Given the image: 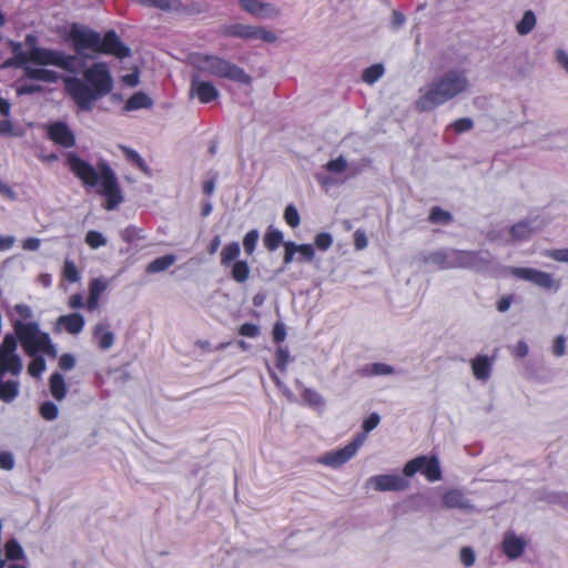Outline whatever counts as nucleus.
Wrapping results in <instances>:
<instances>
[{
  "label": "nucleus",
  "instance_id": "7",
  "mask_svg": "<svg viewBox=\"0 0 568 568\" xmlns=\"http://www.w3.org/2000/svg\"><path fill=\"white\" fill-rule=\"evenodd\" d=\"M17 58L20 62L31 61L37 64L55 65L65 70L70 69V64L74 60L71 55L34 45L28 53L22 52Z\"/></svg>",
  "mask_w": 568,
  "mask_h": 568
},
{
  "label": "nucleus",
  "instance_id": "37",
  "mask_svg": "<svg viewBox=\"0 0 568 568\" xmlns=\"http://www.w3.org/2000/svg\"><path fill=\"white\" fill-rule=\"evenodd\" d=\"M19 338L17 334H7L0 345V355H17V346Z\"/></svg>",
  "mask_w": 568,
  "mask_h": 568
},
{
  "label": "nucleus",
  "instance_id": "55",
  "mask_svg": "<svg viewBox=\"0 0 568 568\" xmlns=\"http://www.w3.org/2000/svg\"><path fill=\"white\" fill-rule=\"evenodd\" d=\"M460 559L466 567L473 566L475 562V554L469 547H464L460 550Z\"/></svg>",
  "mask_w": 568,
  "mask_h": 568
},
{
  "label": "nucleus",
  "instance_id": "61",
  "mask_svg": "<svg viewBox=\"0 0 568 568\" xmlns=\"http://www.w3.org/2000/svg\"><path fill=\"white\" fill-rule=\"evenodd\" d=\"M0 194L9 200H16L17 194L16 192L3 181L0 180Z\"/></svg>",
  "mask_w": 568,
  "mask_h": 568
},
{
  "label": "nucleus",
  "instance_id": "38",
  "mask_svg": "<svg viewBox=\"0 0 568 568\" xmlns=\"http://www.w3.org/2000/svg\"><path fill=\"white\" fill-rule=\"evenodd\" d=\"M4 550L8 560L24 559L23 550L21 546L18 544V541L14 539L9 540L6 544Z\"/></svg>",
  "mask_w": 568,
  "mask_h": 568
},
{
  "label": "nucleus",
  "instance_id": "49",
  "mask_svg": "<svg viewBox=\"0 0 568 568\" xmlns=\"http://www.w3.org/2000/svg\"><path fill=\"white\" fill-rule=\"evenodd\" d=\"M239 334L245 337L254 338L260 334V327L253 323H244L240 326Z\"/></svg>",
  "mask_w": 568,
  "mask_h": 568
},
{
  "label": "nucleus",
  "instance_id": "58",
  "mask_svg": "<svg viewBox=\"0 0 568 568\" xmlns=\"http://www.w3.org/2000/svg\"><path fill=\"white\" fill-rule=\"evenodd\" d=\"M379 423V416L376 413H373L364 423H363V434H367L372 429H374Z\"/></svg>",
  "mask_w": 568,
  "mask_h": 568
},
{
  "label": "nucleus",
  "instance_id": "57",
  "mask_svg": "<svg viewBox=\"0 0 568 568\" xmlns=\"http://www.w3.org/2000/svg\"><path fill=\"white\" fill-rule=\"evenodd\" d=\"M566 351V338L561 335L557 336L552 344L554 355H564Z\"/></svg>",
  "mask_w": 568,
  "mask_h": 568
},
{
  "label": "nucleus",
  "instance_id": "29",
  "mask_svg": "<svg viewBox=\"0 0 568 568\" xmlns=\"http://www.w3.org/2000/svg\"><path fill=\"white\" fill-rule=\"evenodd\" d=\"M428 221L432 224L448 225L453 222V215L440 206H433L429 211Z\"/></svg>",
  "mask_w": 568,
  "mask_h": 568
},
{
  "label": "nucleus",
  "instance_id": "16",
  "mask_svg": "<svg viewBox=\"0 0 568 568\" xmlns=\"http://www.w3.org/2000/svg\"><path fill=\"white\" fill-rule=\"evenodd\" d=\"M48 138L63 148L75 145V136L70 128L63 122H54L48 128Z\"/></svg>",
  "mask_w": 568,
  "mask_h": 568
},
{
  "label": "nucleus",
  "instance_id": "21",
  "mask_svg": "<svg viewBox=\"0 0 568 568\" xmlns=\"http://www.w3.org/2000/svg\"><path fill=\"white\" fill-rule=\"evenodd\" d=\"M192 91L195 92L201 103H210L219 98L217 89L209 81H193Z\"/></svg>",
  "mask_w": 568,
  "mask_h": 568
},
{
  "label": "nucleus",
  "instance_id": "39",
  "mask_svg": "<svg viewBox=\"0 0 568 568\" xmlns=\"http://www.w3.org/2000/svg\"><path fill=\"white\" fill-rule=\"evenodd\" d=\"M258 231L257 230H251L248 231L245 235H244V239H243V247H244V252L247 254V255H252L256 248V244H257V241H258Z\"/></svg>",
  "mask_w": 568,
  "mask_h": 568
},
{
  "label": "nucleus",
  "instance_id": "34",
  "mask_svg": "<svg viewBox=\"0 0 568 568\" xmlns=\"http://www.w3.org/2000/svg\"><path fill=\"white\" fill-rule=\"evenodd\" d=\"M536 26V17L532 11L528 10L524 13L521 20L516 26V31L520 36L528 34Z\"/></svg>",
  "mask_w": 568,
  "mask_h": 568
},
{
  "label": "nucleus",
  "instance_id": "62",
  "mask_svg": "<svg viewBox=\"0 0 568 568\" xmlns=\"http://www.w3.org/2000/svg\"><path fill=\"white\" fill-rule=\"evenodd\" d=\"M69 306L73 310L83 307V297L81 294L75 293L69 297Z\"/></svg>",
  "mask_w": 568,
  "mask_h": 568
},
{
  "label": "nucleus",
  "instance_id": "27",
  "mask_svg": "<svg viewBox=\"0 0 568 568\" xmlns=\"http://www.w3.org/2000/svg\"><path fill=\"white\" fill-rule=\"evenodd\" d=\"M283 237V233L280 230L270 226L263 239L264 246L271 252L275 251L282 244L284 245Z\"/></svg>",
  "mask_w": 568,
  "mask_h": 568
},
{
  "label": "nucleus",
  "instance_id": "46",
  "mask_svg": "<svg viewBox=\"0 0 568 568\" xmlns=\"http://www.w3.org/2000/svg\"><path fill=\"white\" fill-rule=\"evenodd\" d=\"M108 282L104 278H93L89 285V293L101 297V294L106 290Z\"/></svg>",
  "mask_w": 568,
  "mask_h": 568
},
{
  "label": "nucleus",
  "instance_id": "28",
  "mask_svg": "<svg viewBox=\"0 0 568 568\" xmlns=\"http://www.w3.org/2000/svg\"><path fill=\"white\" fill-rule=\"evenodd\" d=\"M175 262V256L173 254H166L160 257H156L146 266L148 273H159L168 270Z\"/></svg>",
  "mask_w": 568,
  "mask_h": 568
},
{
  "label": "nucleus",
  "instance_id": "22",
  "mask_svg": "<svg viewBox=\"0 0 568 568\" xmlns=\"http://www.w3.org/2000/svg\"><path fill=\"white\" fill-rule=\"evenodd\" d=\"M532 221H520L510 229V236L514 241H527L532 234L541 227L540 223L536 227L531 225Z\"/></svg>",
  "mask_w": 568,
  "mask_h": 568
},
{
  "label": "nucleus",
  "instance_id": "18",
  "mask_svg": "<svg viewBox=\"0 0 568 568\" xmlns=\"http://www.w3.org/2000/svg\"><path fill=\"white\" fill-rule=\"evenodd\" d=\"M84 317L80 313L61 315L57 320V325L69 334H79L84 327Z\"/></svg>",
  "mask_w": 568,
  "mask_h": 568
},
{
  "label": "nucleus",
  "instance_id": "6",
  "mask_svg": "<svg viewBox=\"0 0 568 568\" xmlns=\"http://www.w3.org/2000/svg\"><path fill=\"white\" fill-rule=\"evenodd\" d=\"M241 254V246L237 242H230L224 245L220 254V263L224 267H231V276L237 283H244L250 277V265L244 260H237Z\"/></svg>",
  "mask_w": 568,
  "mask_h": 568
},
{
  "label": "nucleus",
  "instance_id": "35",
  "mask_svg": "<svg viewBox=\"0 0 568 568\" xmlns=\"http://www.w3.org/2000/svg\"><path fill=\"white\" fill-rule=\"evenodd\" d=\"M384 72H385V69H384L383 64H381V63L372 64L371 67L366 68L363 71L362 80L367 84H373L379 78L383 77Z\"/></svg>",
  "mask_w": 568,
  "mask_h": 568
},
{
  "label": "nucleus",
  "instance_id": "17",
  "mask_svg": "<svg viewBox=\"0 0 568 568\" xmlns=\"http://www.w3.org/2000/svg\"><path fill=\"white\" fill-rule=\"evenodd\" d=\"M240 6L243 10L254 17H276L280 11L273 8L270 3H264L260 0H240Z\"/></svg>",
  "mask_w": 568,
  "mask_h": 568
},
{
  "label": "nucleus",
  "instance_id": "47",
  "mask_svg": "<svg viewBox=\"0 0 568 568\" xmlns=\"http://www.w3.org/2000/svg\"><path fill=\"white\" fill-rule=\"evenodd\" d=\"M450 126L453 128L454 132L459 134L466 131H469L474 126V122L469 118H460L456 121H454Z\"/></svg>",
  "mask_w": 568,
  "mask_h": 568
},
{
  "label": "nucleus",
  "instance_id": "41",
  "mask_svg": "<svg viewBox=\"0 0 568 568\" xmlns=\"http://www.w3.org/2000/svg\"><path fill=\"white\" fill-rule=\"evenodd\" d=\"M284 220L286 224L293 229L297 227L301 223V217L297 209L293 204H288L284 211Z\"/></svg>",
  "mask_w": 568,
  "mask_h": 568
},
{
  "label": "nucleus",
  "instance_id": "12",
  "mask_svg": "<svg viewBox=\"0 0 568 568\" xmlns=\"http://www.w3.org/2000/svg\"><path fill=\"white\" fill-rule=\"evenodd\" d=\"M97 53L114 55L119 59L130 57L131 50L119 38L115 31L110 30L103 38L99 37Z\"/></svg>",
  "mask_w": 568,
  "mask_h": 568
},
{
  "label": "nucleus",
  "instance_id": "43",
  "mask_svg": "<svg viewBox=\"0 0 568 568\" xmlns=\"http://www.w3.org/2000/svg\"><path fill=\"white\" fill-rule=\"evenodd\" d=\"M325 170L332 173H343L347 168V161L343 155L336 159L329 160L325 165Z\"/></svg>",
  "mask_w": 568,
  "mask_h": 568
},
{
  "label": "nucleus",
  "instance_id": "64",
  "mask_svg": "<svg viewBox=\"0 0 568 568\" xmlns=\"http://www.w3.org/2000/svg\"><path fill=\"white\" fill-rule=\"evenodd\" d=\"M273 337L276 342H282L285 337V329L281 323H276L273 328Z\"/></svg>",
  "mask_w": 568,
  "mask_h": 568
},
{
  "label": "nucleus",
  "instance_id": "54",
  "mask_svg": "<svg viewBox=\"0 0 568 568\" xmlns=\"http://www.w3.org/2000/svg\"><path fill=\"white\" fill-rule=\"evenodd\" d=\"M43 369H44L43 357H34L28 367L30 375H32L34 377H38L42 373Z\"/></svg>",
  "mask_w": 568,
  "mask_h": 568
},
{
  "label": "nucleus",
  "instance_id": "48",
  "mask_svg": "<svg viewBox=\"0 0 568 568\" xmlns=\"http://www.w3.org/2000/svg\"><path fill=\"white\" fill-rule=\"evenodd\" d=\"M544 255L557 262H568V248L547 250Z\"/></svg>",
  "mask_w": 568,
  "mask_h": 568
},
{
  "label": "nucleus",
  "instance_id": "36",
  "mask_svg": "<svg viewBox=\"0 0 568 568\" xmlns=\"http://www.w3.org/2000/svg\"><path fill=\"white\" fill-rule=\"evenodd\" d=\"M120 150L122 151L126 161L136 165L141 171H144V172L146 171L148 168H146L145 161L141 158V155L135 150H133L129 146H125V145H120Z\"/></svg>",
  "mask_w": 568,
  "mask_h": 568
},
{
  "label": "nucleus",
  "instance_id": "4",
  "mask_svg": "<svg viewBox=\"0 0 568 568\" xmlns=\"http://www.w3.org/2000/svg\"><path fill=\"white\" fill-rule=\"evenodd\" d=\"M190 61L194 69L201 73L227 79L245 85L252 83L251 75L241 67L219 55L194 52L190 54Z\"/></svg>",
  "mask_w": 568,
  "mask_h": 568
},
{
  "label": "nucleus",
  "instance_id": "3",
  "mask_svg": "<svg viewBox=\"0 0 568 568\" xmlns=\"http://www.w3.org/2000/svg\"><path fill=\"white\" fill-rule=\"evenodd\" d=\"M468 85L466 70H448L419 90V97L415 102L416 109L420 112L432 111L466 92Z\"/></svg>",
  "mask_w": 568,
  "mask_h": 568
},
{
  "label": "nucleus",
  "instance_id": "44",
  "mask_svg": "<svg viewBox=\"0 0 568 568\" xmlns=\"http://www.w3.org/2000/svg\"><path fill=\"white\" fill-rule=\"evenodd\" d=\"M303 398L314 408H321L324 405V400L321 395L308 388L304 389Z\"/></svg>",
  "mask_w": 568,
  "mask_h": 568
},
{
  "label": "nucleus",
  "instance_id": "56",
  "mask_svg": "<svg viewBox=\"0 0 568 568\" xmlns=\"http://www.w3.org/2000/svg\"><path fill=\"white\" fill-rule=\"evenodd\" d=\"M14 460L12 454L8 452L0 453V468L10 470L13 468Z\"/></svg>",
  "mask_w": 568,
  "mask_h": 568
},
{
  "label": "nucleus",
  "instance_id": "13",
  "mask_svg": "<svg viewBox=\"0 0 568 568\" xmlns=\"http://www.w3.org/2000/svg\"><path fill=\"white\" fill-rule=\"evenodd\" d=\"M99 37L98 32L77 26H73L70 30V38L77 51L89 49L97 52Z\"/></svg>",
  "mask_w": 568,
  "mask_h": 568
},
{
  "label": "nucleus",
  "instance_id": "1",
  "mask_svg": "<svg viewBox=\"0 0 568 568\" xmlns=\"http://www.w3.org/2000/svg\"><path fill=\"white\" fill-rule=\"evenodd\" d=\"M67 164L85 187H95L97 192L105 197L104 207L108 211L114 210L123 202L116 175L106 162H99L95 169L77 153L69 152Z\"/></svg>",
  "mask_w": 568,
  "mask_h": 568
},
{
  "label": "nucleus",
  "instance_id": "26",
  "mask_svg": "<svg viewBox=\"0 0 568 568\" xmlns=\"http://www.w3.org/2000/svg\"><path fill=\"white\" fill-rule=\"evenodd\" d=\"M152 105L150 97L143 92H135L125 102V109L128 111L146 109Z\"/></svg>",
  "mask_w": 568,
  "mask_h": 568
},
{
  "label": "nucleus",
  "instance_id": "14",
  "mask_svg": "<svg viewBox=\"0 0 568 568\" xmlns=\"http://www.w3.org/2000/svg\"><path fill=\"white\" fill-rule=\"evenodd\" d=\"M365 442V434H359L352 443H349L346 447L326 454L322 462L326 465L331 466H339L347 462L358 449V447Z\"/></svg>",
  "mask_w": 568,
  "mask_h": 568
},
{
  "label": "nucleus",
  "instance_id": "33",
  "mask_svg": "<svg viewBox=\"0 0 568 568\" xmlns=\"http://www.w3.org/2000/svg\"><path fill=\"white\" fill-rule=\"evenodd\" d=\"M50 392H51V395L57 400H61L65 396L64 379L59 373L53 374L50 378Z\"/></svg>",
  "mask_w": 568,
  "mask_h": 568
},
{
  "label": "nucleus",
  "instance_id": "25",
  "mask_svg": "<svg viewBox=\"0 0 568 568\" xmlns=\"http://www.w3.org/2000/svg\"><path fill=\"white\" fill-rule=\"evenodd\" d=\"M443 501L447 508H470L469 503L465 499L464 495L458 490H450L446 493Z\"/></svg>",
  "mask_w": 568,
  "mask_h": 568
},
{
  "label": "nucleus",
  "instance_id": "53",
  "mask_svg": "<svg viewBox=\"0 0 568 568\" xmlns=\"http://www.w3.org/2000/svg\"><path fill=\"white\" fill-rule=\"evenodd\" d=\"M296 253H300L305 261H313L315 251L311 244H296Z\"/></svg>",
  "mask_w": 568,
  "mask_h": 568
},
{
  "label": "nucleus",
  "instance_id": "45",
  "mask_svg": "<svg viewBox=\"0 0 568 568\" xmlns=\"http://www.w3.org/2000/svg\"><path fill=\"white\" fill-rule=\"evenodd\" d=\"M314 243L320 251H326L332 246L333 237L329 233L322 232L316 234Z\"/></svg>",
  "mask_w": 568,
  "mask_h": 568
},
{
  "label": "nucleus",
  "instance_id": "10",
  "mask_svg": "<svg viewBox=\"0 0 568 568\" xmlns=\"http://www.w3.org/2000/svg\"><path fill=\"white\" fill-rule=\"evenodd\" d=\"M22 364L19 357H0V398L4 402H11L18 395V383L14 381H2V375L7 372L12 375L20 373Z\"/></svg>",
  "mask_w": 568,
  "mask_h": 568
},
{
  "label": "nucleus",
  "instance_id": "23",
  "mask_svg": "<svg viewBox=\"0 0 568 568\" xmlns=\"http://www.w3.org/2000/svg\"><path fill=\"white\" fill-rule=\"evenodd\" d=\"M141 6L158 8L164 11H181L183 3L181 0H136Z\"/></svg>",
  "mask_w": 568,
  "mask_h": 568
},
{
  "label": "nucleus",
  "instance_id": "52",
  "mask_svg": "<svg viewBox=\"0 0 568 568\" xmlns=\"http://www.w3.org/2000/svg\"><path fill=\"white\" fill-rule=\"evenodd\" d=\"M354 246L357 251H362L367 247L368 241L366 233L363 230H356L353 234Z\"/></svg>",
  "mask_w": 568,
  "mask_h": 568
},
{
  "label": "nucleus",
  "instance_id": "19",
  "mask_svg": "<svg viewBox=\"0 0 568 568\" xmlns=\"http://www.w3.org/2000/svg\"><path fill=\"white\" fill-rule=\"evenodd\" d=\"M377 490H400L407 483L397 475H382L371 479Z\"/></svg>",
  "mask_w": 568,
  "mask_h": 568
},
{
  "label": "nucleus",
  "instance_id": "11",
  "mask_svg": "<svg viewBox=\"0 0 568 568\" xmlns=\"http://www.w3.org/2000/svg\"><path fill=\"white\" fill-rule=\"evenodd\" d=\"M422 471L430 481L440 479L442 473L438 459L436 457L427 458L419 456L408 462L404 467V474L408 477L416 471Z\"/></svg>",
  "mask_w": 568,
  "mask_h": 568
},
{
  "label": "nucleus",
  "instance_id": "31",
  "mask_svg": "<svg viewBox=\"0 0 568 568\" xmlns=\"http://www.w3.org/2000/svg\"><path fill=\"white\" fill-rule=\"evenodd\" d=\"M490 366L489 357H476L471 362L473 372L479 379H486L488 377Z\"/></svg>",
  "mask_w": 568,
  "mask_h": 568
},
{
  "label": "nucleus",
  "instance_id": "2",
  "mask_svg": "<svg viewBox=\"0 0 568 568\" xmlns=\"http://www.w3.org/2000/svg\"><path fill=\"white\" fill-rule=\"evenodd\" d=\"M65 91L77 106L83 111H91L93 102L108 95L113 89V79L103 62L93 63L84 70L83 80L67 78Z\"/></svg>",
  "mask_w": 568,
  "mask_h": 568
},
{
  "label": "nucleus",
  "instance_id": "30",
  "mask_svg": "<svg viewBox=\"0 0 568 568\" xmlns=\"http://www.w3.org/2000/svg\"><path fill=\"white\" fill-rule=\"evenodd\" d=\"M94 338L100 348L106 349L114 342V335L111 331H109L103 325H98L94 329Z\"/></svg>",
  "mask_w": 568,
  "mask_h": 568
},
{
  "label": "nucleus",
  "instance_id": "59",
  "mask_svg": "<svg viewBox=\"0 0 568 568\" xmlns=\"http://www.w3.org/2000/svg\"><path fill=\"white\" fill-rule=\"evenodd\" d=\"M369 373L374 375H385L393 373V368L389 365L376 363L372 365Z\"/></svg>",
  "mask_w": 568,
  "mask_h": 568
},
{
  "label": "nucleus",
  "instance_id": "51",
  "mask_svg": "<svg viewBox=\"0 0 568 568\" xmlns=\"http://www.w3.org/2000/svg\"><path fill=\"white\" fill-rule=\"evenodd\" d=\"M297 252L296 250V243L294 242H285L284 243V256H283V263L285 265L291 264L294 261V255Z\"/></svg>",
  "mask_w": 568,
  "mask_h": 568
},
{
  "label": "nucleus",
  "instance_id": "50",
  "mask_svg": "<svg viewBox=\"0 0 568 568\" xmlns=\"http://www.w3.org/2000/svg\"><path fill=\"white\" fill-rule=\"evenodd\" d=\"M40 413L43 418H45L48 420H52L58 415V408L54 404L47 402L41 405Z\"/></svg>",
  "mask_w": 568,
  "mask_h": 568
},
{
  "label": "nucleus",
  "instance_id": "40",
  "mask_svg": "<svg viewBox=\"0 0 568 568\" xmlns=\"http://www.w3.org/2000/svg\"><path fill=\"white\" fill-rule=\"evenodd\" d=\"M63 278L70 283H77L80 281V274L75 264L71 260H65L62 271Z\"/></svg>",
  "mask_w": 568,
  "mask_h": 568
},
{
  "label": "nucleus",
  "instance_id": "9",
  "mask_svg": "<svg viewBox=\"0 0 568 568\" xmlns=\"http://www.w3.org/2000/svg\"><path fill=\"white\" fill-rule=\"evenodd\" d=\"M510 273L516 278L528 281L546 291L556 292L560 288V281L556 280L552 274L547 272L531 267H513Z\"/></svg>",
  "mask_w": 568,
  "mask_h": 568
},
{
  "label": "nucleus",
  "instance_id": "5",
  "mask_svg": "<svg viewBox=\"0 0 568 568\" xmlns=\"http://www.w3.org/2000/svg\"><path fill=\"white\" fill-rule=\"evenodd\" d=\"M13 329L26 355H57L49 334L42 332L38 323L18 320Z\"/></svg>",
  "mask_w": 568,
  "mask_h": 568
},
{
  "label": "nucleus",
  "instance_id": "60",
  "mask_svg": "<svg viewBox=\"0 0 568 568\" xmlns=\"http://www.w3.org/2000/svg\"><path fill=\"white\" fill-rule=\"evenodd\" d=\"M513 301H514V297H513V295H510V294H509V295H504V296H501V297L498 300V302H497V305H496V306H497V310H498L500 313L506 312V311L510 307V305H511Z\"/></svg>",
  "mask_w": 568,
  "mask_h": 568
},
{
  "label": "nucleus",
  "instance_id": "20",
  "mask_svg": "<svg viewBox=\"0 0 568 568\" xmlns=\"http://www.w3.org/2000/svg\"><path fill=\"white\" fill-rule=\"evenodd\" d=\"M526 546V542L520 537L516 536L513 531H507L503 541V549L506 556L510 559L519 557Z\"/></svg>",
  "mask_w": 568,
  "mask_h": 568
},
{
  "label": "nucleus",
  "instance_id": "24",
  "mask_svg": "<svg viewBox=\"0 0 568 568\" xmlns=\"http://www.w3.org/2000/svg\"><path fill=\"white\" fill-rule=\"evenodd\" d=\"M24 74L28 79L43 82H55L58 80V73L55 71L42 68L27 67L24 69Z\"/></svg>",
  "mask_w": 568,
  "mask_h": 568
},
{
  "label": "nucleus",
  "instance_id": "15",
  "mask_svg": "<svg viewBox=\"0 0 568 568\" xmlns=\"http://www.w3.org/2000/svg\"><path fill=\"white\" fill-rule=\"evenodd\" d=\"M453 268H477L484 264H488V260L484 258L480 252L453 250Z\"/></svg>",
  "mask_w": 568,
  "mask_h": 568
},
{
  "label": "nucleus",
  "instance_id": "42",
  "mask_svg": "<svg viewBox=\"0 0 568 568\" xmlns=\"http://www.w3.org/2000/svg\"><path fill=\"white\" fill-rule=\"evenodd\" d=\"M85 243L91 248H99L106 244V239L98 231H89L85 235Z\"/></svg>",
  "mask_w": 568,
  "mask_h": 568
},
{
  "label": "nucleus",
  "instance_id": "63",
  "mask_svg": "<svg viewBox=\"0 0 568 568\" xmlns=\"http://www.w3.org/2000/svg\"><path fill=\"white\" fill-rule=\"evenodd\" d=\"M220 246H221V237H220V235H215L211 240L210 244L207 245L206 251L210 255H214L217 252V250L220 248Z\"/></svg>",
  "mask_w": 568,
  "mask_h": 568
},
{
  "label": "nucleus",
  "instance_id": "8",
  "mask_svg": "<svg viewBox=\"0 0 568 568\" xmlns=\"http://www.w3.org/2000/svg\"><path fill=\"white\" fill-rule=\"evenodd\" d=\"M221 34L229 38H240L245 40L260 39L267 43H274L277 40L276 34L265 28L242 23L223 26L221 28Z\"/></svg>",
  "mask_w": 568,
  "mask_h": 568
},
{
  "label": "nucleus",
  "instance_id": "32",
  "mask_svg": "<svg viewBox=\"0 0 568 568\" xmlns=\"http://www.w3.org/2000/svg\"><path fill=\"white\" fill-rule=\"evenodd\" d=\"M453 250H440L432 253L430 261L436 264L439 268H453V265H448L453 262Z\"/></svg>",
  "mask_w": 568,
  "mask_h": 568
}]
</instances>
